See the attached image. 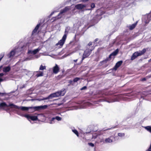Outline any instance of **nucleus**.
<instances>
[{"instance_id":"obj_54","label":"nucleus","mask_w":151,"mask_h":151,"mask_svg":"<svg viewBox=\"0 0 151 151\" xmlns=\"http://www.w3.org/2000/svg\"><path fill=\"white\" fill-rule=\"evenodd\" d=\"M66 32V29L65 30V32Z\"/></svg>"},{"instance_id":"obj_13","label":"nucleus","mask_w":151,"mask_h":151,"mask_svg":"<svg viewBox=\"0 0 151 151\" xmlns=\"http://www.w3.org/2000/svg\"><path fill=\"white\" fill-rule=\"evenodd\" d=\"M86 7V6L82 4H78L75 6V8L78 10H81Z\"/></svg>"},{"instance_id":"obj_18","label":"nucleus","mask_w":151,"mask_h":151,"mask_svg":"<svg viewBox=\"0 0 151 151\" xmlns=\"http://www.w3.org/2000/svg\"><path fill=\"white\" fill-rule=\"evenodd\" d=\"M137 23L138 21H137L134 23L132 24V25H130L129 27V29L132 30L136 26Z\"/></svg>"},{"instance_id":"obj_3","label":"nucleus","mask_w":151,"mask_h":151,"mask_svg":"<svg viewBox=\"0 0 151 151\" xmlns=\"http://www.w3.org/2000/svg\"><path fill=\"white\" fill-rule=\"evenodd\" d=\"M66 92L65 89L62 88L61 90L51 94L48 96L41 99V100H44L52 99L53 98L57 97L59 96H63Z\"/></svg>"},{"instance_id":"obj_45","label":"nucleus","mask_w":151,"mask_h":151,"mask_svg":"<svg viewBox=\"0 0 151 151\" xmlns=\"http://www.w3.org/2000/svg\"><path fill=\"white\" fill-rule=\"evenodd\" d=\"M4 81V80L0 77V83L1 82L3 81Z\"/></svg>"},{"instance_id":"obj_39","label":"nucleus","mask_w":151,"mask_h":151,"mask_svg":"<svg viewBox=\"0 0 151 151\" xmlns=\"http://www.w3.org/2000/svg\"><path fill=\"white\" fill-rule=\"evenodd\" d=\"M92 45V42H90L88 43V46H90L91 45Z\"/></svg>"},{"instance_id":"obj_35","label":"nucleus","mask_w":151,"mask_h":151,"mask_svg":"<svg viewBox=\"0 0 151 151\" xmlns=\"http://www.w3.org/2000/svg\"><path fill=\"white\" fill-rule=\"evenodd\" d=\"M98 93L99 94H101V95L100 96V97H104V95L101 93V91H99L98 92Z\"/></svg>"},{"instance_id":"obj_49","label":"nucleus","mask_w":151,"mask_h":151,"mask_svg":"<svg viewBox=\"0 0 151 151\" xmlns=\"http://www.w3.org/2000/svg\"><path fill=\"white\" fill-rule=\"evenodd\" d=\"M141 98H142L143 99H144V96H141Z\"/></svg>"},{"instance_id":"obj_9","label":"nucleus","mask_w":151,"mask_h":151,"mask_svg":"<svg viewBox=\"0 0 151 151\" xmlns=\"http://www.w3.org/2000/svg\"><path fill=\"white\" fill-rule=\"evenodd\" d=\"M70 9V6H66L63 9H61L59 14L58 15L57 18H60L61 17V14L66 12L68 11Z\"/></svg>"},{"instance_id":"obj_12","label":"nucleus","mask_w":151,"mask_h":151,"mask_svg":"<svg viewBox=\"0 0 151 151\" xmlns=\"http://www.w3.org/2000/svg\"><path fill=\"white\" fill-rule=\"evenodd\" d=\"M60 69V68L58 65L57 64H56L55 65L53 68V72L54 73L56 74L59 72Z\"/></svg>"},{"instance_id":"obj_23","label":"nucleus","mask_w":151,"mask_h":151,"mask_svg":"<svg viewBox=\"0 0 151 151\" xmlns=\"http://www.w3.org/2000/svg\"><path fill=\"white\" fill-rule=\"evenodd\" d=\"M72 131L77 137L79 136L78 132L76 129H72Z\"/></svg>"},{"instance_id":"obj_28","label":"nucleus","mask_w":151,"mask_h":151,"mask_svg":"<svg viewBox=\"0 0 151 151\" xmlns=\"http://www.w3.org/2000/svg\"><path fill=\"white\" fill-rule=\"evenodd\" d=\"M118 135L120 137H123L125 136V134L123 133H119L118 134Z\"/></svg>"},{"instance_id":"obj_20","label":"nucleus","mask_w":151,"mask_h":151,"mask_svg":"<svg viewBox=\"0 0 151 151\" xmlns=\"http://www.w3.org/2000/svg\"><path fill=\"white\" fill-rule=\"evenodd\" d=\"M119 49H117L111 54L113 56H115L119 52Z\"/></svg>"},{"instance_id":"obj_27","label":"nucleus","mask_w":151,"mask_h":151,"mask_svg":"<svg viewBox=\"0 0 151 151\" xmlns=\"http://www.w3.org/2000/svg\"><path fill=\"white\" fill-rule=\"evenodd\" d=\"M80 78L78 77H76L75 78L73 79V81L75 83L76 82H77L78 80H80Z\"/></svg>"},{"instance_id":"obj_53","label":"nucleus","mask_w":151,"mask_h":151,"mask_svg":"<svg viewBox=\"0 0 151 151\" xmlns=\"http://www.w3.org/2000/svg\"><path fill=\"white\" fill-rule=\"evenodd\" d=\"M71 85V84H70V83H69L68 85V86H70V85Z\"/></svg>"},{"instance_id":"obj_44","label":"nucleus","mask_w":151,"mask_h":151,"mask_svg":"<svg viewBox=\"0 0 151 151\" xmlns=\"http://www.w3.org/2000/svg\"><path fill=\"white\" fill-rule=\"evenodd\" d=\"M52 121V119H51L50 120V124H53V123L52 122V121Z\"/></svg>"},{"instance_id":"obj_14","label":"nucleus","mask_w":151,"mask_h":151,"mask_svg":"<svg viewBox=\"0 0 151 151\" xmlns=\"http://www.w3.org/2000/svg\"><path fill=\"white\" fill-rule=\"evenodd\" d=\"M122 63L123 61L122 60L118 61L116 64L115 65L112 69V70H116L122 64Z\"/></svg>"},{"instance_id":"obj_58","label":"nucleus","mask_w":151,"mask_h":151,"mask_svg":"<svg viewBox=\"0 0 151 151\" xmlns=\"http://www.w3.org/2000/svg\"><path fill=\"white\" fill-rule=\"evenodd\" d=\"M143 93H143V94H144V93H145V92H143Z\"/></svg>"},{"instance_id":"obj_7","label":"nucleus","mask_w":151,"mask_h":151,"mask_svg":"<svg viewBox=\"0 0 151 151\" xmlns=\"http://www.w3.org/2000/svg\"><path fill=\"white\" fill-rule=\"evenodd\" d=\"M115 140L114 137L111 136L109 137L106 138L103 141V143L104 144H110L112 143Z\"/></svg>"},{"instance_id":"obj_56","label":"nucleus","mask_w":151,"mask_h":151,"mask_svg":"<svg viewBox=\"0 0 151 151\" xmlns=\"http://www.w3.org/2000/svg\"><path fill=\"white\" fill-rule=\"evenodd\" d=\"M35 72L37 73V72H38V71H36V72Z\"/></svg>"},{"instance_id":"obj_34","label":"nucleus","mask_w":151,"mask_h":151,"mask_svg":"<svg viewBox=\"0 0 151 151\" xmlns=\"http://www.w3.org/2000/svg\"><path fill=\"white\" fill-rule=\"evenodd\" d=\"M87 88V87L86 86H84L81 88V90H84L86 89Z\"/></svg>"},{"instance_id":"obj_40","label":"nucleus","mask_w":151,"mask_h":151,"mask_svg":"<svg viewBox=\"0 0 151 151\" xmlns=\"http://www.w3.org/2000/svg\"><path fill=\"white\" fill-rule=\"evenodd\" d=\"M54 12H55L54 11H53V12H52L50 14V16H52L53 14L54 13Z\"/></svg>"},{"instance_id":"obj_46","label":"nucleus","mask_w":151,"mask_h":151,"mask_svg":"<svg viewBox=\"0 0 151 151\" xmlns=\"http://www.w3.org/2000/svg\"><path fill=\"white\" fill-rule=\"evenodd\" d=\"M99 40V39L98 38H96L95 39V40H94V42H97V41L98 40Z\"/></svg>"},{"instance_id":"obj_37","label":"nucleus","mask_w":151,"mask_h":151,"mask_svg":"<svg viewBox=\"0 0 151 151\" xmlns=\"http://www.w3.org/2000/svg\"><path fill=\"white\" fill-rule=\"evenodd\" d=\"M6 94V93H2L0 92V95L1 96H3L4 95Z\"/></svg>"},{"instance_id":"obj_51","label":"nucleus","mask_w":151,"mask_h":151,"mask_svg":"<svg viewBox=\"0 0 151 151\" xmlns=\"http://www.w3.org/2000/svg\"><path fill=\"white\" fill-rule=\"evenodd\" d=\"M24 87H25V86H24V85H23V87H21L20 88H24Z\"/></svg>"},{"instance_id":"obj_17","label":"nucleus","mask_w":151,"mask_h":151,"mask_svg":"<svg viewBox=\"0 0 151 151\" xmlns=\"http://www.w3.org/2000/svg\"><path fill=\"white\" fill-rule=\"evenodd\" d=\"M40 23H39L37 24V25L35 27V28L32 32V34H33L37 32L39 27L40 26Z\"/></svg>"},{"instance_id":"obj_38","label":"nucleus","mask_w":151,"mask_h":151,"mask_svg":"<svg viewBox=\"0 0 151 151\" xmlns=\"http://www.w3.org/2000/svg\"><path fill=\"white\" fill-rule=\"evenodd\" d=\"M146 78H144L142 79L141 81H145L146 80Z\"/></svg>"},{"instance_id":"obj_42","label":"nucleus","mask_w":151,"mask_h":151,"mask_svg":"<svg viewBox=\"0 0 151 151\" xmlns=\"http://www.w3.org/2000/svg\"><path fill=\"white\" fill-rule=\"evenodd\" d=\"M116 126H115V127H112L111 128H109V129H107V130H109V129H114V128H116Z\"/></svg>"},{"instance_id":"obj_26","label":"nucleus","mask_w":151,"mask_h":151,"mask_svg":"<svg viewBox=\"0 0 151 151\" xmlns=\"http://www.w3.org/2000/svg\"><path fill=\"white\" fill-rule=\"evenodd\" d=\"M45 69H46V66H43L42 65H41L40 66L39 68L40 70H43Z\"/></svg>"},{"instance_id":"obj_36","label":"nucleus","mask_w":151,"mask_h":151,"mask_svg":"<svg viewBox=\"0 0 151 151\" xmlns=\"http://www.w3.org/2000/svg\"><path fill=\"white\" fill-rule=\"evenodd\" d=\"M28 54H32V51L31 50H29L28 52Z\"/></svg>"},{"instance_id":"obj_31","label":"nucleus","mask_w":151,"mask_h":151,"mask_svg":"<svg viewBox=\"0 0 151 151\" xmlns=\"http://www.w3.org/2000/svg\"><path fill=\"white\" fill-rule=\"evenodd\" d=\"M88 145H89L90 146H91L92 147H93L94 146V144L91 142L88 143Z\"/></svg>"},{"instance_id":"obj_2","label":"nucleus","mask_w":151,"mask_h":151,"mask_svg":"<svg viewBox=\"0 0 151 151\" xmlns=\"http://www.w3.org/2000/svg\"><path fill=\"white\" fill-rule=\"evenodd\" d=\"M29 43H27L22 46L16 47L14 49L12 50L7 55V56L9 58H11L13 57L15 55L16 53L27 50L29 48Z\"/></svg>"},{"instance_id":"obj_59","label":"nucleus","mask_w":151,"mask_h":151,"mask_svg":"<svg viewBox=\"0 0 151 151\" xmlns=\"http://www.w3.org/2000/svg\"><path fill=\"white\" fill-rule=\"evenodd\" d=\"M87 133H89V132H87Z\"/></svg>"},{"instance_id":"obj_43","label":"nucleus","mask_w":151,"mask_h":151,"mask_svg":"<svg viewBox=\"0 0 151 151\" xmlns=\"http://www.w3.org/2000/svg\"><path fill=\"white\" fill-rule=\"evenodd\" d=\"M90 104L88 102H86V104H85V105H89Z\"/></svg>"},{"instance_id":"obj_57","label":"nucleus","mask_w":151,"mask_h":151,"mask_svg":"<svg viewBox=\"0 0 151 151\" xmlns=\"http://www.w3.org/2000/svg\"><path fill=\"white\" fill-rule=\"evenodd\" d=\"M64 72V70H63V71H62V73H63Z\"/></svg>"},{"instance_id":"obj_48","label":"nucleus","mask_w":151,"mask_h":151,"mask_svg":"<svg viewBox=\"0 0 151 151\" xmlns=\"http://www.w3.org/2000/svg\"><path fill=\"white\" fill-rule=\"evenodd\" d=\"M77 60H78L77 59H76V60H73V61L75 62H76L77 61Z\"/></svg>"},{"instance_id":"obj_41","label":"nucleus","mask_w":151,"mask_h":151,"mask_svg":"<svg viewBox=\"0 0 151 151\" xmlns=\"http://www.w3.org/2000/svg\"><path fill=\"white\" fill-rule=\"evenodd\" d=\"M4 75V74L1 73H0V77L3 76Z\"/></svg>"},{"instance_id":"obj_11","label":"nucleus","mask_w":151,"mask_h":151,"mask_svg":"<svg viewBox=\"0 0 151 151\" xmlns=\"http://www.w3.org/2000/svg\"><path fill=\"white\" fill-rule=\"evenodd\" d=\"M24 117L27 118L28 119H30L33 121H36L38 120L37 116H30L28 114H26L24 115Z\"/></svg>"},{"instance_id":"obj_4","label":"nucleus","mask_w":151,"mask_h":151,"mask_svg":"<svg viewBox=\"0 0 151 151\" xmlns=\"http://www.w3.org/2000/svg\"><path fill=\"white\" fill-rule=\"evenodd\" d=\"M120 99V95H116L113 98H109L106 97H104V99H102V101H105L108 103H110L115 101H118Z\"/></svg>"},{"instance_id":"obj_5","label":"nucleus","mask_w":151,"mask_h":151,"mask_svg":"<svg viewBox=\"0 0 151 151\" xmlns=\"http://www.w3.org/2000/svg\"><path fill=\"white\" fill-rule=\"evenodd\" d=\"M146 51L145 48L143 49L142 50L137 51L134 52L132 55L131 60H133L139 56H141L145 53Z\"/></svg>"},{"instance_id":"obj_15","label":"nucleus","mask_w":151,"mask_h":151,"mask_svg":"<svg viewBox=\"0 0 151 151\" xmlns=\"http://www.w3.org/2000/svg\"><path fill=\"white\" fill-rule=\"evenodd\" d=\"M15 110H14V111H15L16 113L18 114V115L22 116H24V115L22 111H21V110L20 109H16Z\"/></svg>"},{"instance_id":"obj_16","label":"nucleus","mask_w":151,"mask_h":151,"mask_svg":"<svg viewBox=\"0 0 151 151\" xmlns=\"http://www.w3.org/2000/svg\"><path fill=\"white\" fill-rule=\"evenodd\" d=\"M11 69V68L10 65L5 66L3 68V70L4 72L7 73L9 72Z\"/></svg>"},{"instance_id":"obj_24","label":"nucleus","mask_w":151,"mask_h":151,"mask_svg":"<svg viewBox=\"0 0 151 151\" xmlns=\"http://www.w3.org/2000/svg\"><path fill=\"white\" fill-rule=\"evenodd\" d=\"M144 128L148 131L151 133V126H147L145 127Z\"/></svg>"},{"instance_id":"obj_8","label":"nucleus","mask_w":151,"mask_h":151,"mask_svg":"<svg viewBox=\"0 0 151 151\" xmlns=\"http://www.w3.org/2000/svg\"><path fill=\"white\" fill-rule=\"evenodd\" d=\"M48 107L47 105H41L38 106H31V109H33L35 111H38L41 110L46 109Z\"/></svg>"},{"instance_id":"obj_6","label":"nucleus","mask_w":151,"mask_h":151,"mask_svg":"<svg viewBox=\"0 0 151 151\" xmlns=\"http://www.w3.org/2000/svg\"><path fill=\"white\" fill-rule=\"evenodd\" d=\"M92 50L87 49L85 50L83 54V56L81 61V63L85 58H87L91 53Z\"/></svg>"},{"instance_id":"obj_47","label":"nucleus","mask_w":151,"mask_h":151,"mask_svg":"<svg viewBox=\"0 0 151 151\" xmlns=\"http://www.w3.org/2000/svg\"><path fill=\"white\" fill-rule=\"evenodd\" d=\"M92 10V9L91 8V9H86V10Z\"/></svg>"},{"instance_id":"obj_33","label":"nucleus","mask_w":151,"mask_h":151,"mask_svg":"<svg viewBox=\"0 0 151 151\" xmlns=\"http://www.w3.org/2000/svg\"><path fill=\"white\" fill-rule=\"evenodd\" d=\"M112 56H113L111 54L109 56V57L108 58H107L110 61L111 60V57Z\"/></svg>"},{"instance_id":"obj_21","label":"nucleus","mask_w":151,"mask_h":151,"mask_svg":"<svg viewBox=\"0 0 151 151\" xmlns=\"http://www.w3.org/2000/svg\"><path fill=\"white\" fill-rule=\"evenodd\" d=\"M40 50V48L38 47L37 49H35L32 51V54L35 55Z\"/></svg>"},{"instance_id":"obj_22","label":"nucleus","mask_w":151,"mask_h":151,"mask_svg":"<svg viewBox=\"0 0 151 151\" xmlns=\"http://www.w3.org/2000/svg\"><path fill=\"white\" fill-rule=\"evenodd\" d=\"M109 61V60L106 58L105 60L100 62V64L101 65H102L106 63L107 62Z\"/></svg>"},{"instance_id":"obj_19","label":"nucleus","mask_w":151,"mask_h":151,"mask_svg":"<svg viewBox=\"0 0 151 151\" xmlns=\"http://www.w3.org/2000/svg\"><path fill=\"white\" fill-rule=\"evenodd\" d=\"M55 119H56L58 121H60L62 120V118L58 116H57L55 117H53L52 118V121H54Z\"/></svg>"},{"instance_id":"obj_32","label":"nucleus","mask_w":151,"mask_h":151,"mask_svg":"<svg viewBox=\"0 0 151 151\" xmlns=\"http://www.w3.org/2000/svg\"><path fill=\"white\" fill-rule=\"evenodd\" d=\"M4 56V55L3 54H0V61L3 58Z\"/></svg>"},{"instance_id":"obj_1","label":"nucleus","mask_w":151,"mask_h":151,"mask_svg":"<svg viewBox=\"0 0 151 151\" xmlns=\"http://www.w3.org/2000/svg\"><path fill=\"white\" fill-rule=\"evenodd\" d=\"M9 107L11 108L20 109L21 110L24 111H27L29 109H31V107L19 106L12 103H10L9 105H7L5 102H2L0 103V107L6 111L9 110L10 108Z\"/></svg>"},{"instance_id":"obj_30","label":"nucleus","mask_w":151,"mask_h":151,"mask_svg":"<svg viewBox=\"0 0 151 151\" xmlns=\"http://www.w3.org/2000/svg\"><path fill=\"white\" fill-rule=\"evenodd\" d=\"M91 9H93L95 7V4L94 3H92L91 4Z\"/></svg>"},{"instance_id":"obj_10","label":"nucleus","mask_w":151,"mask_h":151,"mask_svg":"<svg viewBox=\"0 0 151 151\" xmlns=\"http://www.w3.org/2000/svg\"><path fill=\"white\" fill-rule=\"evenodd\" d=\"M67 37V35L65 34L63 36L62 39L59 41L58 42L56 45H60V46H62L64 43Z\"/></svg>"},{"instance_id":"obj_25","label":"nucleus","mask_w":151,"mask_h":151,"mask_svg":"<svg viewBox=\"0 0 151 151\" xmlns=\"http://www.w3.org/2000/svg\"><path fill=\"white\" fill-rule=\"evenodd\" d=\"M43 73L42 72H39V73L37 74L36 76L37 77H39L40 76H43Z\"/></svg>"},{"instance_id":"obj_50","label":"nucleus","mask_w":151,"mask_h":151,"mask_svg":"<svg viewBox=\"0 0 151 151\" xmlns=\"http://www.w3.org/2000/svg\"><path fill=\"white\" fill-rule=\"evenodd\" d=\"M140 124V123H137L136 124V125H135V126H137V125H138V124Z\"/></svg>"},{"instance_id":"obj_52","label":"nucleus","mask_w":151,"mask_h":151,"mask_svg":"<svg viewBox=\"0 0 151 151\" xmlns=\"http://www.w3.org/2000/svg\"><path fill=\"white\" fill-rule=\"evenodd\" d=\"M59 76H60L61 78H62L63 77V75H60Z\"/></svg>"},{"instance_id":"obj_29","label":"nucleus","mask_w":151,"mask_h":151,"mask_svg":"<svg viewBox=\"0 0 151 151\" xmlns=\"http://www.w3.org/2000/svg\"><path fill=\"white\" fill-rule=\"evenodd\" d=\"M68 82L69 83H70V84H71L72 86H74V83L73 80H69L68 81Z\"/></svg>"},{"instance_id":"obj_55","label":"nucleus","mask_w":151,"mask_h":151,"mask_svg":"<svg viewBox=\"0 0 151 151\" xmlns=\"http://www.w3.org/2000/svg\"><path fill=\"white\" fill-rule=\"evenodd\" d=\"M149 61H151V58L150 60Z\"/></svg>"}]
</instances>
